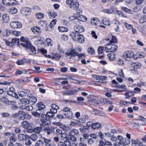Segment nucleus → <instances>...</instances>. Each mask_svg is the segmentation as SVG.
I'll list each match as a JSON object with an SVG mask.
<instances>
[{"label":"nucleus","instance_id":"nucleus-1","mask_svg":"<svg viewBox=\"0 0 146 146\" xmlns=\"http://www.w3.org/2000/svg\"><path fill=\"white\" fill-rule=\"evenodd\" d=\"M65 54L67 56L70 57L69 58V59H74L76 56H78L80 58H82V57H84L85 56V54L83 53L79 54L75 51V49L73 48H71L68 50Z\"/></svg>","mask_w":146,"mask_h":146},{"label":"nucleus","instance_id":"nucleus-2","mask_svg":"<svg viewBox=\"0 0 146 146\" xmlns=\"http://www.w3.org/2000/svg\"><path fill=\"white\" fill-rule=\"evenodd\" d=\"M70 35L71 36L74 40L76 41L79 43H82L84 41L83 36L76 32H73Z\"/></svg>","mask_w":146,"mask_h":146},{"label":"nucleus","instance_id":"nucleus-3","mask_svg":"<svg viewBox=\"0 0 146 146\" xmlns=\"http://www.w3.org/2000/svg\"><path fill=\"white\" fill-rule=\"evenodd\" d=\"M118 48L117 45L114 44H107L105 47L106 52H114L117 50Z\"/></svg>","mask_w":146,"mask_h":146},{"label":"nucleus","instance_id":"nucleus-4","mask_svg":"<svg viewBox=\"0 0 146 146\" xmlns=\"http://www.w3.org/2000/svg\"><path fill=\"white\" fill-rule=\"evenodd\" d=\"M5 44L10 46H13L14 44L19 45V39L17 38L12 39V42H9L6 39H4Z\"/></svg>","mask_w":146,"mask_h":146},{"label":"nucleus","instance_id":"nucleus-5","mask_svg":"<svg viewBox=\"0 0 146 146\" xmlns=\"http://www.w3.org/2000/svg\"><path fill=\"white\" fill-rule=\"evenodd\" d=\"M20 12L21 13L23 16H28L31 13V9L30 7H23L21 9Z\"/></svg>","mask_w":146,"mask_h":146},{"label":"nucleus","instance_id":"nucleus-6","mask_svg":"<svg viewBox=\"0 0 146 146\" xmlns=\"http://www.w3.org/2000/svg\"><path fill=\"white\" fill-rule=\"evenodd\" d=\"M134 55V52L131 51H126L124 52L123 56L127 60H129Z\"/></svg>","mask_w":146,"mask_h":146},{"label":"nucleus","instance_id":"nucleus-7","mask_svg":"<svg viewBox=\"0 0 146 146\" xmlns=\"http://www.w3.org/2000/svg\"><path fill=\"white\" fill-rule=\"evenodd\" d=\"M10 27L14 29L20 28L22 27V24L20 22L13 21L11 22L10 24Z\"/></svg>","mask_w":146,"mask_h":146},{"label":"nucleus","instance_id":"nucleus-8","mask_svg":"<svg viewBox=\"0 0 146 146\" xmlns=\"http://www.w3.org/2000/svg\"><path fill=\"white\" fill-rule=\"evenodd\" d=\"M106 41L110 40V43L111 44L116 43L117 42L116 38L114 36L110 35L108 36L105 39Z\"/></svg>","mask_w":146,"mask_h":146},{"label":"nucleus","instance_id":"nucleus-9","mask_svg":"<svg viewBox=\"0 0 146 146\" xmlns=\"http://www.w3.org/2000/svg\"><path fill=\"white\" fill-rule=\"evenodd\" d=\"M55 128L51 126H48L45 127L44 129V132H46L48 135L50 133H53L54 132V130Z\"/></svg>","mask_w":146,"mask_h":146},{"label":"nucleus","instance_id":"nucleus-10","mask_svg":"<svg viewBox=\"0 0 146 146\" xmlns=\"http://www.w3.org/2000/svg\"><path fill=\"white\" fill-rule=\"evenodd\" d=\"M41 123L40 125L41 127H44L46 125H49L50 123V121L48 119L43 118L41 119Z\"/></svg>","mask_w":146,"mask_h":146},{"label":"nucleus","instance_id":"nucleus-11","mask_svg":"<svg viewBox=\"0 0 146 146\" xmlns=\"http://www.w3.org/2000/svg\"><path fill=\"white\" fill-rule=\"evenodd\" d=\"M15 89L13 87H10L7 93V94L10 96L15 98H17V95L15 92Z\"/></svg>","mask_w":146,"mask_h":146},{"label":"nucleus","instance_id":"nucleus-12","mask_svg":"<svg viewBox=\"0 0 146 146\" xmlns=\"http://www.w3.org/2000/svg\"><path fill=\"white\" fill-rule=\"evenodd\" d=\"M15 0H3L2 3L6 6L15 5L16 4Z\"/></svg>","mask_w":146,"mask_h":146},{"label":"nucleus","instance_id":"nucleus-13","mask_svg":"<svg viewBox=\"0 0 146 146\" xmlns=\"http://www.w3.org/2000/svg\"><path fill=\"white\" fill-rule=\"evenodd\" d=\"M79 3L77 0H75L73 3L68 6L71 9L76 10L79 7Z\"/></svg>","mask_w":146,"mask_h":146},{"label":"nucleus","instance_id":"nucleus-14","mask_svg":"<svg viewBox=\"0 0 146 146\" xmlns=\"http://www.w3.org/2000/svg\"><path fill=\"white\" fill-rule=\"evenodd\" d=\"M78 13H74L72 16H70L69 17V20L70 21L73 22L75 24H77L78 22L77 15Z\"/></svg>","mask_w":146,"mask_h":146},{"label":"nucleus","instance_id":"nucleus-15","mask_svg":"<svg viewBox=\"0 0 146 146\" xmlns=\"http://www.w3.org/2000/svg\"><path fill=\"white\" fill-rule=\"evenodd\" d=\"M78 92V90L75 89H72L70 90H67L65 92H62L63 94L67 95H73Z\"/></svg>","mask_w":146,"mask_h":146},{"label":"nucleus","instance_id":"nucleus-16","mask_svg":"<svg viewBox=\"0 0 146 146\" xmlns=\"http://www.w3.org/2000/svg\"><path fill=\"white\" fill-rule=\"evenodd\" d=\"M74 32H76L78 33L82 32L84 30V27L80 25L74 26Z\"/></svg>","mask_w":146,"mask_h":146},{"label":"nucleus","instance_id":"nucleus-17","mask_svg":"<svg viewBox=\"0 0 146 146\" xmlns=\"http://www.w3.org/2000/svg\"><path fill=\"white\" fill-rule=\"evenodd\" d=\"M131 145L132 146H142L141 141L138 139H132Z\"/></svg>","mask_w":146,"mask_h":146},{"label":"nucleus","instance_id":"nucleus-18","mask_svg":"<svg viewBox=\"0 0 146 146\" xmlns=\"http://www.w3.org/2000/svg\"><path fill=\"white\" fill-rule=\"evenodd\" d=\"M29 137L28 135L20 134L18 136V139L20 141H24L27 139H29Z\"/></svg>","mask_w":146,"mask_h":146},{"label":"nucleus","instance_id":"nucleus-19","mask_svg":"<svg viewBox=\"0 0 146 146\" xmlns=\"http://www.w3.org/2000/svg\"><path fill=\"white\" fill-rule=\"evenodd\" d=\"M138 120L139 121L137 123V124L139 125H142L145 124V119L143 117L140 116L139 117Z\"/></svg>","mask_w":146,"mask_h":146},{"label":"nucleus","instance_id":"nucleus-20","mask_svg":"<svg viewBox=\"0 0 146 146\" xmlns=\"http://www.w3.org/2000/svg\"><path fill=\"white\" fill-rule=\"evenodd\" d=\"M51 108L50 109V111L53 113H56L57 112V110L59 109L58 107L56 104H52Z\"/></svg>","mask_w":146,"mask_h":146},{"label":"nucleus","instance_id":"nucleus-21","mask_svg":"<svg viewBox=\"0 0 146 146\" xmlns=\"http://www.w3.org/2000/svg\"><path fill=\"white\" fill-rule=\"evenodd\" d=\"M100 21L97 18L94 17L91 19V24L95 26H96L99 23Z\"/></svg>","mask_w":146,"mask_h":146},{"label":"nucleus","instance_id":"nucleus-22","mask_svg":"<svg viewBox=\"0 0 146 146\" xmlns=\"http://www.w3.org/2000/svg\"><path fill=\"white\" fill-rule=\"evenodd\" d=\"M2 18L3 21L6 23H8L10 21L9 16L7 14L3 15Z\"/></svg>","mask_w":146,"mask_h":146},{"label":"nucleus","instance_id":"nucleus-23","mask_svg":"<svg viewBox=\"0 0 146 146\" xmlns=\"http://www.w3.org/2000/svg\"><path fill=\"white\" fill-rule=\"evenodd\" d=\"M37 106L38 107V109H37V110H38L39 111H41L42 112V111L45 108V106L41 102L38 103Z\"/></svg>","mask_w":146,"mask_h":146},{"label":"nucleus","instance_id":"nucleus-24","mask_svg":"<svg viewBox=\"0 0 146 146\" xmlns=\"http://www.w3.org/2000/svg\"><path fill=\"white\" fill-rule=\"evenodd\" d=\"M77 15H78L77 16L78 22L79 20L84 22L87 21V18L85 16L78 14Z\"/></svg>","mask_w":146,"mask_h":146},{"label":"nucleus","instance_id":"nucleus-25","mask_svg":"<svg viewBox=\"0 0 146 146\" xmlns=\"http://www.w3.org/2000/svg\"><path fill=\"white\" fill-rule=\"evenodd\" d=\"M78 133V131L76 129H73L69 132V136H74L77 135Z\"/></svg>","mask_w":146,"mask_h":146},{"label":"nucleus","instance_id":"nucleus-26","mask_svg":"<svg viewBox=\"0 0 146 146\" xmlns=\"http://www.w3.org/2000/svg\"><path fill=\"white\" fill-rule=\"evenodd\" d=\"M70 144V141L66 140L64 143L60 141V142L58 144V146H69Z\"/></svg>","mask_w":146,"mask_h":146},{"label":"nucleus","instance_id":"nucleus-27","mask_svg":"<svg viewBox=\"0 0 146 146\" xmlns=\"http://www.w3.org/2000/svg\"><path fill=\"white\" fill-rule=\"evenodd\" d=\"M32 115L34 116L39 117L41 114L42 113V111H39L38 110H36L35 111H33L31 113Z\"/></svg>","mask_w":146,"mask_h":146},{"label":"nucleus","instance_id":"nucleus-28","mask_svg":"<svg viewBox=\"0 0 146 146\" xmlns=\"http://www.w3.org/2000/svg\"><path fill=\"white\" fill-rule=\"evenodd\" d=\"M37 101L36 98L34 96H30L29 98V103L31 104H34Z\"/></svg>","mask_w":146,"mask_h":146},{"label":"nucleus","instance_id":"nucleus-29","mask_svg":"<svg viewBox=\"0 0 146 146\" xmlns=\"http://www.w3.org/2000/svg\"><path fill=\"white\" fill-rule=\"evenodd\" d=\"M101 24H103L106 26H109L110 25L111 22L109 20L105 18L102 20Z\"/></svg>","mask_w":146,"mask_h":146},{"label":"nucleus","instance_id":"nucleus-30","mask_svg":"<svg viewBox=\"0 0 146 146\" xmlns=\"http://www.w3.org/2000/svg\"><path fill=\"white\" fill-rule=\"evenodd\" d=\"M31 43L28 40L26 42H24L23 43H21V45L23 46L29 48V47H30Z\"/></svg>","mask_w":146,"mask_h":146},{"label":"nucleus","instance_id":"nucleus-31","mask_svg":"<svg viewBox=\"0 0 146 146\" xmlns=\"http://www.w3.org/2000/svg\"><path fill=\"white\" fill-rule=\"evenodd\" d=\"M48 15L51 18H54L57 16L56 13L52 11L49 12H48Z\"/></svg>","mask_w":146,"mask_h":146},{"label":"nucleus","instance_id":"nucleus-32","mask_svg":"<svg viewBox=\"0 0 146 146\" xmlns=\"http://www.w3.org/2000/svg\"><path fill=\"white\" fill-rule=\"evenodd\" d=\"M31 29L32 31L35 33H36V32L39 33L40 31V28L36 26H34L33 27H32Z\"/></svg>","mask_w":146,"mask_h":146},{"label":"nucleus","instance_id":"nucleus-33","mask_svg":"<svg viewBox=\"0 0 146 146\" xmlns=\"http://www.w3.org/2000/svg\"><path fill=\"white\" fill-rule=\"evenodd\" d=\"M22 126L25 129H27L30 126V124L28 121H24L21 123Z\"/></svg>","mask_w":146,"mask_h":146},{"label":"nucleus","instance_id":"nucleus-34","mask_svg":"<svg viewBox=\"0 0 146 146\" xmlns=\"http://www.w3.org/2000/svg\"><path fill=\"white\" fill-rule=\"evenodd\" d=\"M11 31L7 29L4 30L2 33L3 35L6 37H7L11 34Z\"/></svg>","mask_w":146,"mask_h":146},{"label":"nucleus","instance_id":"nucleus-35","mask_svg":"<svg viewBox=\"0 0 146 146\" xmlns=\"http://www.w3.org/2000/svg\"><path fill=\"white\" fill-rule=\"evenodd\" d=\"M8 12L10 14H13L17 12V10L16 8L13 7L8 10Z\"/></svg>","mask_w":146,"mask_h":146},{"label":"nucleus","instance_id":"nucleus-36","mask_svg":"<svg viewBox=\"0 0 146 146\" xmlns=\"http://www.w3.org/2000/svg\"><path fill=\"white\" fill-rule=\"evenodd\" d=\"M58 31L61 32H67L68 29L66 27L62 26H59L58 28Z\"/></svg>","mask_w":146,"mask_h":146},{"label":"nucleus","instance_id":"nucleus-37","mask_svg":"<svg viewBox=\"0 0 146 146\" xmlns=\"http://www.w3.org/2000/svg\"><path fill=\"white\" fill-rule=\"evenodd\" d=\"M131 65L132 66L135 68L137 69L141 66V64L140 63L138 62H133L131 64Z\"/></svg>","mask_w":146,"mask_h":146},{"label":"nucleus","instance_id":"nucleus-38","mask_svg":"<svg viewBox=\"0 0 146 146\" xmlns=\"http://www.w3.org/2000/svg\"><path fill=\"white\" fill-rule=\"evenodd\" d=\"M100 126V125L98 123H93L92 126V128L93 129H96L99 128Z\"/></svg>","mask_w":146,"mask_h":146},{"label":"nucleus","instance_id":"nucleus-39","mask_svg":"<svg viewBox=\"0 0 146 146\" xmlns=\"http://www.w3.org/2000/svg\"><path fill=\"white\" fill-rule=\"evenodd\" d=\"M88 103L90 105H98V103L96 101L94 100H90L88 101Z\"/></svg>","mask_w":146,"mask_h":146},{"label":"nucleus","instance_id":"nucleus-40","mask_svg":"<svg viewBox=\"0 0 146 146\" xmlns=\"http://www.w3.org/2000/svg\"><path fill=\"white\" fill-rule=\"evenodd\" d=\"M42 139L43 141H44L45 144V146H47V145H49V144L51 142V140L50 139H48L44 137L42 138Z\"/></svg>","mask_w":146,"mask_h":146},{"label":"nucleus","instance_id":"nucleus-41","mask_svg":"<svg viewBox=\"0 0 146 146\" xmlns=\"http://www.w3.org/2000/svg\"><path fill=\"white\" fill-rule=\"evenodd\" d=\"M108 57L110 60L113 61L114 60L115 56L114 54L110 53L108 55Z\"/></svg>","mask_w":146,"mask_h":146},{"label":"nucleus","instance_id":"nucleus-42","mask_svg":"<svg viewBox=\"0 0 146 146\" xmlns=\"http://www.w3.org/2000/svg\"><path fill=\"white\" fill-rule=\"evenodd\" d=\"M11 33L13 34V35H15L17 36H20L21 35V33L19 31H11Z\"/></svg>","mask_w":146,"mask_h":146},{"label":"nucleus","instance_id":"nucleus-43","mask_svg":"<svg viewBox=\"0 0 146 146\" xmlns=\"http://www.w3.org/2000/svg\"><path fill=\"white\" fill-rule=\"evenodd\" d=\"M22 115H24L25 119H29L31 118V116L29 114L26 113L23 111H22Z\"/></svg>","mask_w":146,"mask_h":146},{"label":"nucleus","instance_id":"nucleus-44","mask_svg":"<svg viewBox=\"0 0 146 146\" xmlns=\"http://www.w3.org/2000/svg\"><path fill=\"white\" fill-rule=\"evenodd\" d=\"M107 78L106 76H100V80H98L97 81V82L100 83L104 82L103 81L106 80Z\"/></svg>","mask_w":146,"mask_h":146},{"label":"nucleus","instance_id":"nucleus-45","mask_svg":"<svg viewBox=\"0 0 146 146\" xmlns=\"http://www.w3.org/2000/svg\"><path fill=\"white\" fill-rule=\"evenodd\" d=\"M123 23L127 30H129L132 29L133 26L132 25L129 24L125 22H124Z\"/></svg>","mask_w":146,"mask_h":146},{"label":"nucleus","instance_id":"nucleus-46","mask_svg":"<svg viewBox=\"0 0 146 146\" xmlns=\"http://www.w3.org/2000/svg\"><path fill=\"white\" fill-rule=\"evenodd\" d=\"M88 52L89 54H93L95 53L94 49L92 47H89L88 49Z\"/></svg>","mask_w":146,"mask_h":146},{"label":"nucleus","instance_id":"nucleus-47","mask_svg":"<svg viewBox=\"0 0 146 146\" xmlns=\"http://www.w3.org/2000/svg\"><path fill=\"white\" fill-rule=\"evenodd\" d=\"M35 16L37 19H42L44 16V14L41 13H38L35 15Z\"/></svg>","mask_w":146,"mask_h":146},{"label":"nucleus","instance_id":"nucleus-48","mask_svg":"<svg viewBox=\"0 0 146 146\" xmlns=\"http://www.w3.org/2000/svg\"><path fill=\"white\" fill-rule=\"evenodd\" d=\"M44 143L42 140H39L35 144V146H43Z\"/></svg>","mask_w":146,"mask_h":146},{"label":"nucleus","instance_id":"nucleus-49","mask_svg":"<svg viewBox=\"0 0 146 146\" xmlns=\"http://www.w3.org/2000/svg\"><path fill=\"white\" fill-rule=\"evenodd\" d=\"M61 57V55L58 53H55L52 56V59H54L56 60H59Z\"/></svg>","mask_w":146,"mask_h":146},{"label":"nucleus","instance_id":"nucleus-50","mask_svg":"<svg viewBox=\"0 0 146 146\" xmlns=\"http://www.w3.org/2000/svg\"><path fill=\"white\" fill-rule=\"evenodd\" d=\"M42 127H36L35 128L33 129L34 132L36 133H39L42 129Z\"/></svg>","mask_w":146,"mask_h":146},{"label":"nucleus","instance_id":"nucleus-51","mask_svg":"<svg viewBox=\"0 0 146 146\" xmlns=\"http://www.w3.org/2000/svg\"><path fill=\"white\" fill-rule=\"evenodd\" d=\"M16 63L18 65H22L24 64V59H19L17 60Z\"/></svg>","mask_w":146,"mask_h":146},{"label":"nucleus","instance_id":"nucleus-52","mask_svg":"<svg viewBox=\"0 0 146 146\" xmlns=\"http://www.w3.org/2000/svg\"><path fill=\"white\" fill-rule=\"evenodd\" d=\"M64 114L68 118H70L72 116V112L70 111L64 113Z\"/></svg>","mask_w":146,"mask_h":146},{"label":"nucleus","instance_id":"nucleus-53","mask_svg":"<svg viewBox=\"0 0 146 146\" xmlns=\"http://www.w3.org/2000/svg\"><path fill=\"white\" fill-rule=\"evenodd\" d=\"M55 113H53L50 111V112H48L46 114L45 116L47 117H51L54 116V114Z\"/></svg>","mask_w":146,"mask_h":146},{"label":"nucleus","instance_id":"nucleus-54","mask_svg":"<svg viewBox=\"0 0 146 146\" xmlns=\"http://www.w3.org/2000/svg\"><path fill=\"white\" fill-rule=\"evenodd\" d=\"M146 21V15H144L141 17L140 20L139 21L140 23H143Z\"/></svg>","mask_w":146,"mask_h":146},{"label":"nucleus","instance_id":"nucleus-55","mask_svg":"<svg viewBox=\"0 0 146 146\" xmlns=\"http://www.w3.org/2000/svg\"><path fill=\"white\" fill-rule=\"evenodd\" d=\"M22 111H19L17 113L14 114L12 115L13 117H16L19 116L20 115H22Z\"/></svg>","mask_w":146,"mask_h":146},{"label":"nucleus","instance_id":"nucleus-56","mask_svg":"<svg viewBox=\"0 0 146 146\" xmlns=\"http://www.w3.org/2000/svg\"><path fill=\"white\" fill-rule=\"evenodd\" d=\"M46 42L48 46H51L52 45L51 40L49 38H47L46 39Z\"/></svg>","mask_w":146,"mask_h":146},{"label":"nucleus","instance_id":"nucleus-57","mask_svg":"<svg viewBox=\"0 0 146 146\" xmlns=\"http://www.w3.org/2000/svg\"><path fill=\"white\" fill-rule=\"evenodd\" d=\"M56 21V19H53L52 20L50 24V26L51 28L53 27L55 25Z\"/></svg>","mask_w":146,"mask_h":146},{"label":"nucleus","instance_id":"nucleus-58","mask_svg":"<svg viewBox=\"0 0 146 146\" xmlns=\"http://www.w3.org/2000/svg\"><path fill=\"white\" fill-rule=\"evenodd\" d=\"M21 102L23 104H27L29 103V100L26 98H23L21 99Z\"/></svg>","mask_w":146,"mask_h":146},{"label":"nucleus","instance_id":"nucleus-59","mask_svg":"<svg viewBox=\"0 0 146 146\" xmlns=\"http://www.w3.org/2000/svg\"><path fill=\"white\" fill-rule=\"evenodd\" d=\"M124 144V143L123 142V141H119V142H117L114 144V146H122Z\"/></svg>","mask_w":146,"mask_h":146},{"label":"nucleus","instance_id":"nucleus-60","mask_svg":"<svg viewBox=\"0 0 146 146\" xmlns=\"http://www.w3.org/2000/svg\"><path fill=\"white\" fill-rule=\"evenodd\" d=\"M104 49V47L102 46L99 47L98 49V52L99 54L102 53Z\"/></svg>","mask_w":146,"mask_h":146},{"label":"nucleus","instance_id":"nucleus-61","mask_svg":"<svg viewBox=\"0 0 146 146\" xmlns=\"http://www.w3.org/2000/svg\"><path fill=\"white\" fill-rule=\"evenodd\" d=\"M30 138L33 141H35L37 139V136L36 134H32Z\"/></svg>","mask_w":146,"mask_h":146},{"label":"nucleus","instance_id":"nucleus-62","mask_svg":"<svg viewBox=\"0 0 146 146\" xmlns=\"http://www.w3.org/2000/svg\"><path fill=\"white\" fill-rule=\"evenodd\" d=\"M121 9L125 11V12L129 13L131 11V10L128 9L127 7H122L121 8Z\"/></svg>","mask_w":146,"mask_h":146},{"label":"nucleus","instance_id":"nucleus-63","mask_svg":"<svg viewBox=\"0 0 146 146\" xmlns=\"http://www.w3.org/2000/svg\"><path fill=\"white\" fill-rule=\"evenodd\" d=\"M29 48H30L31 51L33 52V54H36V50L34 47L31 44L30 47H29Z\"/></svg>","mask_w":146,"mask_h":146},{"label":"nucleus","instance_id":"nucleus-64","mask_svg":"<svg viewBox=\"0 0 146 146\" xmlns=\"http://www.w3.org/2000/svg\"><path fill=\"white\" fill-rule=\"evenodd\" d=\"M75 0H66V3L68 6L72 4Z\"/></svg>","mask_w":146,"mask_h":146}]
</instances>
